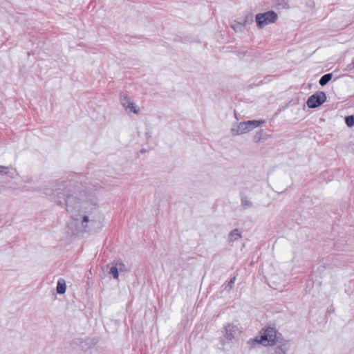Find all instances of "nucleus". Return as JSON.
Instances as JSON below:
<instances>
[{
    "instance_id": "14",
    "label": "nucleus",
    "mask_w": 354,
    "mask_h": 354,
    "mask_svg": "<svg viewBox=\"0 0 354 354\" xmlns=\"http://www.w3.org/2000/svg\"><path fill=\"white\" fill-rule=\"evenodd\" d=\"M241 206L244 209H248L252 206V203L247 197H242Z\"/></svg>"
},
{
    "instance_id": "11",
    "label": "nucleus",
    "mask_w": 354,
    "mask_h": 354,
    "mask_svg": "<svg viewBox=\"0 0 354 354\" xmlns=\"http://www.w3.org/2000/svg\"><path fill=\"white\" fill-rule=\"evenodd\" d=\"M290 344L288 341H286L281 344H279L275 349V353L277 354H286L287 351L289 350Z\"/></svg>"
},
{
    "instance_id": "24",
    "label": "nucleus",
    "mask_w": 354,
    "mask_h": 354,
    "mask_svg": "<svg viewBox=\"0 0 354 354\" xmlns=\"http://www.w3.org/2000/svg\"><path fill=\"white\" fill-rule=\"evenodd\" d=\"M83 343H84V342H82V344H81L80 346H81V347H82V349H84V350H86V349H87V348H86V347H85V346H84V345H83Z\"/></svg>"
},
{
    "instance_id": "2",
    "label": "nucleus",
    "mask_w": 354,
    "mask_h": 354,
    "mask_svg": "<svg viewBox=\"0 0 354 354\" xmlns=\"http://www.w3.org/2000/svg\"><path fill=\"white\" fill-rule=\"evenodd\" d=\"M88 213V211L86 209L81 214V216H78V221H75L74 225L77 227V229L72 231L73 234L80 236L84 232L95 233L102 229V223L91 218Z\"/></svg>"
},
{
    "instance_id": "6",
    "label": "nucleus",
    "mask_w": 354,
    "mask_h": 354,
    "mask_svg": "<svg viewBox=\"0 0 354 354\" xmlns=\"http://www.w3.org/2000/svg\"><path fill=\"white\" fill-rule=\"evenodd\" d=\"M326 100V95L324 92H316L310 96L307 100L309 108L315 109L322 105Z\"/></svg>"
},
{
    "instance_id": "25",
    "label": "nucleus",
    "mask_w": 354,
    "mask_h": 354,
    "mask_svg": "<svg viewBox=\"0 0 354 354\" xmlns=\"http://www.w3.org/2000/svg\"><path fill=\"white\" fill-rule=\"evenodd\" d=\"M142 153H144L145 152V150L144 149H142L141 151H140Z\"/></svg>"
},
{
    "instance_id": "9",
    "label": "nucleus",
    "mask_w": 354,
    "mask_h": 354,
    "mask_svg": "<svg viewBox=\"0 0 354 354\" xmlns=\"http://www.w3.org/2000/svg\"><path fill=\"white\" fill-rule=\"evenodd\" d=\"M4 175L8 176L10 178H15L18 176V173L16 169L12 166L6 167L0 165V176L3 177Z\"/></svg>"
},
{
    "instance_id": "18",
    "label": "nucleus",
    "mask_w": 354,
    "mask_h": 354,
    "mask_svg": "<svg viewBox=\"0 0 354 354\" xmlns=\"http://www.w3.org/2000/svg\"><path fill=\"white\" fill-rule=\"evenodd\" d=\"M345 70L348 72L354 71V60H353L351 64L347 65Z\"/></svg>"
},
{
    "instance_id": "13",
    "label": "nucleus",
    "mask_w": 354,
    "mask_h": 354,
    "mask_svg": "<svg viewBox=\"0 0 354 354\" xmlns=\"http://www.w3.org/2000/svg\"><path fill=\"white\" fill-rule=\"evenodd\" d=\"M333 74L332 73H327L322 76V77L319 79V83L321 86H325L326 85L329 81L332 79Z\"/></svg>"
},
{
    "instance_id": "21",
    "label": "nucleus",
    "mask_w": 354,
    "mask_h": 354,
    "mask_svg": "<svg viewBox=\"0 0 354 354\" xmlns=\"http://www.w3.org/2000/svg\"><path fill=\"white\" fill-rule=\"evenodd\" d=\"M118 266V270L123 271L125 270V265L123 263H119Z\"/></svg>"
},
{
    "instance_id": "20",
    "label": "nucleus",
    "mask_w": 354,
    "mask_h": 354,
    "mask_svg": "<svg viewBox=\"0 0 354 354\" xmlns=\"http://www.w3.org/2000/svg\"><path fill=\"white\" fill-rule=\"evenodd\" d=\"M3 177L0 176V191L4 189L5 185H3Z\"/></svg>"
},
{
    "instance_id": "19",
    "label": "nucleus",
    "mask_w": 354,
    "mask_h": 354,
    "mask_svg": "<svg viewBox=\"0 0 354 354\" xmlns=\"http://www.w3.org/2000/svg\"><path fill=\"white\" fill-rule=\"evenodd\" d=\"M235 280H236V277H233L228 282L227 286L229 287L230 289H231L232 288V286L234 283Z\"/></svg>"
},
{
    "instance_id": "10",
    "label": "nucleus",
    "mask_w": 354,
    "mask_h": 354,
    "mask_svg": "<svg viewBox=\"0 0 354 354\" xmlns=\"http://www.w3.org/2000/svg\"><path fill=\"white\" fill-rule=\"evenodd\" d=\"M242 237V232L239 229L232 230L227 238V241L230 243L234 242Z\"/></svg>"
},
{
    "instance_id": "22",
    "label": "nucleus",
    "mask_w": 354,
    "mask_h": 354,
    "mask_svg": "<svg viewBox=\"0 0 354 354\" xmlns=\"http://www.w3.org/2000/svg\"><path fill=\"white\" fill-rule=\"evenodd\" d=\"M253 21L252 16L248 15L245 17V23L248 22V21Z\"/></svg>"
},
{
    "instance_id": "23",
    "label": "nucleus",
    "mask_w": 354,
    "mask_h": 354,
    "mask_svg": "<svg viewBox=\"0 0 354 354\" xmlns=\"http://www.w3.org/2000/svg\"><path fill=\"white\" fill-rule=\"evenodd\" d=\"M239 26H243V25L242 24H238L237 25H233L232 26V28L234 30H236L237 28Z\"/></svg>"
},
{
    "instance_id": "1",
    "label": "nucleus",
    "mask_w": 354,
    "mask_h": 354,
    "mask_svg": "<svg viewBox=\"0 0 354 354\" xmlns=\"http://www.w3.org/2000/svg\"><path fill=\"white\" fill-rule=\"evenodd\" d=\"M44 194L58 205L65 207L74 221H78V216L88 209L90 203L95 205L90 196L71 180H59L53 188H45Z\"/></svg>"
},
{
    "instance_id": "8",
    "label": "nucleus",
    "mask_w": 354,
    "mask_h": 354,
    "mask_svg": "<svg viewBox=\"0 0 354 354\" xmlns=\"http://www.w3.org/2000/svg\"><path fill=\"white\" fill-rule=\"evenodd\" d=\"M239 333L238 326L234 324H229L225 327V337L229 341L234 339Z\"/></svg>"
},
{
    "instance_id": "3",
    "label": "nucleus",
    "mask_w": 354,
    "mask_h": 354,
    "mask_svg": "<svg viewBox=\"0 0 354 354\" xmlns=\"http://www.w3.org/2000/svg\"><path fill=\"white\" fill-rule=\"evenodd\" d=\"M281 335L275 328L269 327L265 329L259 337L250 339V341L257 342L266 346H273L279 340Z\"/></svg>"
},
{
    "instance_id": "16",
    "label": "nucleus",
    "mask_w": 354,
    "mask_h": 354,
    "mask_svg": "<svg viewBox=\"0 0 354 354\" xmlns=\"http://www.w3.org/2000/svg\"><path fill=\"white\" fill-rule=\"evenodd\" d=\"M109 273L113 275V278L117 279L118 278V268L117 266H113L110 268Z\"/></svg>"
},
{
    "instance_id": "7",
    "label": "nucleus",
    "mask_w": 354,
    "mask_h": 354,
    "mask_svg": "<svg viewBox=\"0 0 354 354\" xmlns=\"http://www.w3.org/2000/svg\"><path fill=\"white\" fill-rule=\"evenodd\" d=\"M120 102L122 106L126 109L129 110L131 112L133 113L138 114L140 112V109L134 104L133 102L131 101L130 98L125 94H122L120 95Z\"/></svg>"
},
{
    "instance_id": "17",
    "label": "nucleus",
    "mask_w": 354,
    "mask_h": 354,
    "mask_svg": "<svg viewBox=\"0 0 354 354\" xmlns=\"http://www.w3.org/2000/svg\"><path fill=\"white\" fill-rule=\"evenodd\" d=\"M261 136H262V130L259 131V132H257L254 137V142H258L260 139L261 138Z\"/></svg>"
},
{
    "instance_id": "26",
    "label": "nucleus",
    "mask_w": 354,
    "mask_h": 354,
    "mask_svg": "<svg viewBox=\"0 0 354 354\" xmlns=\"http://www.w3.org/2000/svg\"><path fill=\"white\" fill-rule=\"evenodd\" d=\"M146 136H147V138L150 136L148 133H146Z\"/></svg>"
},
{
    "instance_id": "15",
    "label": "nucleus",
    "mask_w": 354,
    "mask_h": 354,
    "mask_svg": "<svg viewBox=\"0 0 354 354\" xmlns=\"http://www.w3.org/2000/svg\"><path fill=\"white\" fill-rule=\"evenodd\" d=\"M345 122L349 127L354 126V115H348L345 118Z\"/></svg>"
},
{
    "instance_id": "4",
    "label": "nucleus",
    "mask_w": 354,
    "mask_h": 354,
    "mask_svg": "<svg viewBox=\"0 0 354 354\" xmlns=\"http://www.w3.org/2000/svg\"><path fill=\"white\" fill-rule=\"evenodd\" d=\"M263 122V121L258 120H248L246 122H241L239 123L236 127H233L231 129V131L234 136L243 134L258 127Z\"/></svg>"
},
{
    "instance_id": "5",
    "label": "nucleus",
    "mask_w": 354,
    "mask_h": 354,
    "mask_svg": "<svg viewBox=\"0 0 354 354\" xmlns=\"http://www.w3.org/2000/svg\"><path fill=\"white\" fill-rule=\"evenodd\" d=\"M278 16L277 13L272 10H270L263 13H258L255 17L257 26L259 28H263L266 26L275 22Z\"/></svg>"
},
{
    "instance_id": "12",
    "label": "nucleus",
    "mask_w": 354,
    "mask_h": 354,
    "mask_svg": "<svg viewBox=\"0 0 354 354\" xmlns=\"http://www.w3.org/2000/svg\"><path fill=\"white\" fill-rule=\"evenodd\" d=\"M66 290V282H65L64 279H59L57 281V292L58 294H64V293H65Z\"/></svg>"
}]
</instances>
